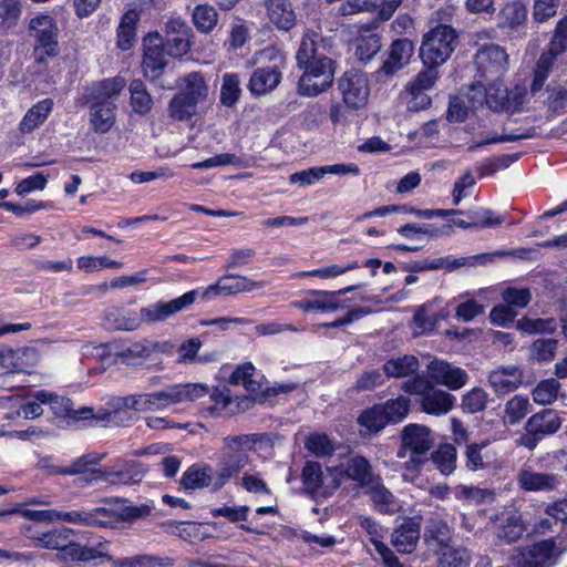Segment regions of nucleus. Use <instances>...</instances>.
<instances>
[{
    "label": "nucleus",
    "instance_id": "a18cd8bd",
    "mask_svg": "<svg viewBox=\"0 0 567 567\" xmlns=\"http://www.w3.org/2000/svg\"><path fill=\"white\" fill-rule=\"evenodd\" d=\"M524 530L525 527L520 515L517 513H508L497 528V537L501 540L511 544L517 542L522 537Z\"/></svg>",
    "mask_w": 567,
    "mask_h": 567
},
{
    "label": "nucleus",
    "instance_id": "79ce46f5",
    "mask_svg": "<svg viewBox=\"0 0 567 567\" xmlns=\"http://www.w3.org/2000/svg\"><path fill=\"white\" fill-rule=\"evenodd\" d=\"M20 0H0V34H9L18 27L22 16Z\"/></svg>",
    "mask_w": 567,
    "mask_h": 567
},
{
    "label": "nucleus",
    "instance_id": "4468645a",
    "mask_svg": "<svg viewBox=\"0 0 567 567\" xmlns=\"http://www.w3.org/2000/svg\"><path fill=\"white\" fill-rule=\"evenodd\" d=\"M338 89L348 109L359 110L368 103L370 85L362 71L352 69L344 72L338 81Z\"/></svg>",
    "mask_w": 567,
    "mask_h": 567
},
{
    "label": "nucleus",
    "instance_id": "1a4fd4ad",
    "mask_svg": "<svg viewBox=\"0 0 567 567\" xmlns=\"http://www.w3.org/2000/svg\"><path fill=\"white\" fill-rule=\"evenodd\" d=\"M260 60L272 61L271 66L258 68L249 80V90L255 95L266 94L277 87L281 81V69L286 63L285 54L275 47H268L259 52Z\"/></svg>",
    "mask_w": 567,
    "mask_h": 567
},
{
    "label": "nucleus",
    "instance_id": "4be33fe9",
    "mask_svg": "<svg viewBox=\"0 0 567 567\" xmlns=\"http://www.w3.org/2000/svg\"><path fill=\"white\" fill-rule=\"evenodd\" d=\"M464 455L468 471L495 470L503 466L498 452L487 442L467 444Z\"/></svg>",
    "mask_w": 567,
    "mask_h": 567
},
{
    "label": "nucleus",
    "instance_id": "e2e57ef3",
    "mask_svg": "<svg viewBox=\"0 0 567 567\" xmlns=\"http://www.w3.org/2000/svg\"><path fill=\"white\" fill-rule=\"evenodd\" d=\"M123 264L117 260L110 259L105 256H81L78 258V268L85 272H94L104 268L120 269Z\"/></svg>",
    "mask_w": 567,
    "mask_h": 567
},
{
    "label": "nucleus",
    "instance_id": "c85d7f7f",
    "mask_svg": "<svg viewBox=\"0 0 567 567\" xmlns=\"http://www.w3.org/2000/svg\"><path fill=\"white\" fill-rule=\"evenodd\" d=\"M523 371L517 365H501L488 374V383L496 393L513 392L523 382Z\"/></svg>",
    "mask_w": 567,
    "mask_h": 567
},
{
    "label": "nucleus",
    "instance_id": "680f3d73",
    "mask_svg": "<svg viewBox=\"0 0 567 567\" xmlns=\"http://www.w3.org/2000/svg\"><path fill=\"white\" fill-rule=\"evenodd\" d=\"M556 321L553 318L530 319L524 317L517 321V328L526 333H551L556 329Z\"/></svg>",
    "mask_w": 567,
    "mask_h": 567
},
{
    "label": "nucleus",
    "instance_id": "a878e982",
    "mask_svg": "<svg viewBox=\"0 0 567 567\" xmlns=\"http://www.w3.org/2000/svg\"><path fill=\"white\" fill-rule=\"evenodd\" d=\"M90 103L89 123L97 134H105L116 123L117 106L112 101H86Z\"/></svg>",
    "mask_w": 567,
    "mask_h": 567
},
{
    "label": "nucleus",
    "instance_id": "c756f323",
    "mask_svg": "<svg viewBox=\"0 0 567 567\" xmlns=\"http://www.w3.org/2000/svg\"><path fill=\"white\" fill-rule=\"evenodd\" d=\"M269 21L279 30L289 31L296 24V13L290 0H265Z\"/></svg>",
    "mask_w": 567,
    "mask_h": 567
},
{
    "label": "nucleus",
    "instance_id": "2f4dec72",
    "mask_svg": "<svg viewBox=\"0 0 567 567\" xmlns=\"http://www.w3.org/2000/svg\"><path fill=\"white\" fill-rule=\"evenodd\" d=\"M420 525L412 520L403 522L391 536V544L401 554L412 553L420 539Z\"/></svg>",
    "mask_w": 567,
    "mask_h": 567
},
{
    "label": "nucleus",
    "instance_id": "a19ab883",
    "mask_svg": "<svg viewBox=\"0 0 567 567\" xmlns=\"http://www.w3.org/2000/svg\"><path fill=\"white\" fill-rule=\"evenodd\" d=\"M60 558H70L72 561H90L96 558L112 560V556L102 553L99 548L82 546L74 542L73 537H70L69 544L60 553Z\"/></svg>",
    "mask_w": 567,
    "mask_h": 567
},
{
    "label": "nucleus",
    "instance_id": "39448f33",
    "mask_svg": "<svg viewBox=\"0 0 567 567\" xmlns=\"http://www.w3.org/2000/svg\"><path fill=\"white\" fill-rule=\"evenodd\" d=\"M401 446L396 456L406 458L404 467L408 471L417 472L429 461V452L434 445L432 431L421 424L410 423L401 431Z\"/></svg>",
    "mask_w": 567,
    "mask_h": 567
},
{
    "label": "nucleus",
    "instance_id": "37998d69",
    "mask_svg": "<svg viewBox=\"0 0 567 567\" xmlns=\"http://www.w3.org/2000/svg\"><path fill=\"white\" fill-rule=\"evenodd\" d=\"M358 423L361 427L360 433L369 436L378 434L388 424L380 404H375L372 408L364 410L358 416Z\"/></svg>",
    "mask_w": 567,
    "mask_h": 567
},
{
    "label": "nucleus",
    "instance_id": "c9c22d12",
    "mask_svg": "<svg viewBox=\"0 0 567 567\" xmlns=\"http://www.w3.org/2000/svg\"><path fill=\"white\" fill-rule=\"evenodd\" d=\"M436 80V68L426 66L425 70L421 71L416 78L408 84L406 90L414 100H420L417 104L421 107H425L431 103V99L424 95L423 92L431 89Z\"/></svg>",
    "mask_w": 567,
    "mask_h": 567
},
{
    "label": "nucleus",
    "instance_id": "dca6fc26",
    "mask_svg": "<svg viewBox=\"0 0 567 567\" xmlns=\"http://www.w3.org/2000/svg\"><path fill=\"white\" fill-rule=\"evenodd\" d=\"M267 285V281H256L246 276L240 275H225L220 277L214 285L206 287L200 297L205 301H212L217 297H228L240 292H251L256 289H261Z\"/></svg>",
    "mask_w": 567,
    "mask_h": 567
},
{
    "label": "nucleus",
    "instance_id": "f03ea898",
    "mask_svg": "<svg viewBox=\"0 0 567 567\" xmlns=\"http://www.w3.org/2000/svg\"><path fill=\"white\" fill-rule=\"evenodd\" d=\"M208 393L204 383L174 384L152 393H137L116 399L113 411L103 412V423L124 424L132 422L127 410L136 412L162 411L172 405L196 401Z\"/></svg>",
    "mask_w": 567,
    "mask_h": 567
},
{
    "label": "nucleus",
    "instance_id": "9d476101",
    "mask_svg": "<svg viewBox=\"0 0 567 567\" xmlns=\"http://www.w3.org/2000/svg\"><path fill=\"white\" fill-rule=\"evenodd\" d=\"M33 398L40 402H44V405H48L56 417L66 421L69 425H74L80 421L91 419H95L97 422H103L101 420L103 417V412L94 415L93 410L86 406L75 410L70 399L56 395L53 392L39 390L33 393Z\"/></svg>",
    "mask_w": 567,
    "mask_h": 567
},
{
    "label": "nucleus",
    "instance_id": "8fccbe9b",
    "mask_svg": "<svg viewBox=\"0 0 567 567\" xmlns=\"http://www.w3.org/2000/svg\"><path fill=\"white\" fill-rule=\"evenodd\" d=\"M359 267H360L359 262L353 260V261H349L344 265L334 264V265L324 266V267H321L318 269H313L310 271H300V272L295 274L292 277L293 278H305V277L312 276V277H319L322 279H330V278H337V277L344 275L349 271L358 269Z\"/></svg>",
    "mask_w": 567,
    "mask_h": 567
},
{
    "label": "nucleus",
    "instance_id": "6e6d98bb",
    "mask_svg": "<svg viewBox=\"0 0 567 567\" xmlns=\"http://www.w3.org/2000/svg\"><path fill=\"white\" fill-rule=\"evenodd\" d=\"M472 228H493L504 223V217L496 215L493 210L475 207L467 212Z\"/></svg>",
    "mask_w": 567,
    "mask_h": 567
},
{
    "label": "nucleus",
    "instance_id": "13d9d810",
    "mask_svg": "<svg viewBox=\"0 0 567 567\" xmlns=\"http://www.w3.org/2000/svg\"><path fill=\"white\" fill-rule=\"evenodd\" d=\"M197 104L194 100L179 92L169 102L168 113L176 120H187L195 114Z\"/></svg>",
    "mask_w": 567,
    "mask_h": 567
},
{
    "label": "nucleus",
    "instance_id": "3c124183",
    "mask_svg": "<svg viewBox=\"0 0 567 567\" xmlns=\"http://www.w3.org/2000/svg\"><path fill=\"white\" fill-rule=\"evenodd\" d=\"M241 95L239 75L236 73H225L220 87V103L224 106L231 107L239 101Z\"/></svg>",
    "mask_w": 567,
    "mask_h": 567
},
{
    "label": "nucleus",
    "instance_id": "09e8293b",
    "mask_svg": "<svg viewBox=\"0 0 567 567\" xmlns=\"http://www.w3.org/2000/svg\"><path fill=\"white\" fill-rule=\"evenodd\" d=\"M385 420L389 423H399L403 421L411 406V400L406 396L400 395L396 399L388 400L385 403L380 404Z\"/></svg>",
    "mask_w": 567,
    "mask_h": 567
},
{
    "label": "nucleus",
    "instance_id": "7ed1b4c3",
    "mask_svg": "<svg viewBox=\"0 0 567 567\" xmlns=\"http://www.w3.org/2000/svg\"><path fill=\"white\" fill-rule=\"evenodd\" d=\"M261 442L260 434L228 435L223 439L221 456L217 466L216 488H223L249 463V453Z\"/></svg>",
    "mask_w": 567,
    "mask_h": 567
},
{
    "label": "nucleus",
    "instance_id": "72a5a7b5",
    "mask_svg": "<svg viewBox=\"0 0 567 567\" xmlns=\"http://www.w3.org/2000/svg\"><path fill=\"white\" fill-rule=\"evenodd\" d=\"M217 478V470L212 473L209 466H190L184 474L181 484L185 489H197L204 487H212L213 491H219L220 488L215 487Z\"/></svg>",
    "mask_w": 567,
    "mask_h": 567
},
{
    "label": "nucleus",
    "instance_id": "5701e85b",
    "mask_svg": "<svg viewBox=\"0 0 567 567\" xmlns=\"http://www.w3.org/2000/svg\"><path fill=\"white\" fill-rule=\"evenodd\" d=\"M166 47L163 44L158 33L150 35L144 41L143 71L144 75L151 80H156L162 74L167 64Z\"/></svg>",
    "mask_w": 567,
    "mask_h": 567
},
{
    "label": "nucleus",
    "instance_id": "49530a36",
    "mask_svg": "<svg viewBox=\"0 0 567 567\" xmlns=\"http://www.w3.org/2000/svg\"><path fill=\"white\" fill-rule=\"evenodd\" d=\"M561 389V384L555 378L542 380L532 391L533 400L536 404L548 405L554 403Z\"/></svg>",
    "mask_w": 567,
    "mask_h": 567
},
{
    "label": "nucleus",
    "instance_id": "aec40b11",
    "mask_svg": "<svg viewBox=\"0 0 567 567\" xmlns=\"http://www.w3.org/2000/svg\"><path fill=\"white\" fill-rule=\"evenodd\" d=\"M192 29L181 18H169L165 23V47L169 56L179 58L190 49Z\"/></svg>",
    "mask_w": 567,
    "mask_h": 567
},
{
    "label": "nucleus",
    "instance_id": "7c9ffc66",
    "mask_svg": "<svg viewBox=\"0 0 567 567\" xmlns=\"http://www.w3.org/2000/svg\"><path fill=\"white\" fill-rule=\"evenodd\" d=\"M561 426V419L553 409H545L533 414L526 422L525 429L528 434L550 435Z\"/></svg>",
    "mask_w": 567,
    "mask_h": 567
},
{
    "label": "nucleus",
    "instance_id": "f8f14e48",
    "mask_svg": "<svg viewBox=\"0 0 567 567\" xmlns=\"http://www.w3.org/2000/svg\"><path fill=\"white\" fill-rule=\"evenodd\" d=\"M567 49V17L561 18L556 25L548 51L544 52L535 68L532 91H539L548 78L554 60Z\"/></svg>",
    "mask_w": 567,
    "mask_h": 567
},
{
    "label": "nucleus",
    "instance_id": "052dcab7",
    "mask_svg": "<svg viewBox=\"0 0 567 567\" xmlns=\"http://www.w3.org/2000/svg\"><path fill=\"white\" fill-rule=\"evenodd\" d=\"M380 49V37L375 33H369L357 40L355 55L361 62H367L371 60Z\"/></svg>",
    "mask_w": 567,
    "mask_h": 567
},
{
    "label": "nucleus",
    "instance_id": "f257e3e1",
    "mask_svg": "<svg viewBox=\"0 0 567 567\" xmlns=\"http://www.w3.org/2000/svg\"><path fill=\"white\" fill-rule=\"evenodd\" d=\"M331 40L318 31H305L296 52L297 65L302 70L298 81V92L305 96H317L327 91L334 80L336 64L328 56Z\"/></svg>",
    "mask_w": 567,
    "mask_h": 567
},
{
    "label": "nucleus",
    "instance_id": "0eeeda50",
    "mask_svg": "<svg viewBox=\"0 0 567 567\" xmlns=\"http://www.w3.org/2000/svg\"><path fill=\"white\" fill-rule=\"evenodd\" d=\"M29 34L34 41L32 55L37 63H45L59 53V27L49 13H37L30 19Z\"/></svg>",
    "mask_w": 567,
    "mask_h": 567
},
{
    "label": "nucleus",
    "instance_id": "b1692460",
    "mask_svg": "<svg viewBox=\"0 0 567 567\" xmlns=\"http://www.w3.org/2000/svg\"><path fill=\"white\" fill-rule=\"evenodd\" d=\"M301 480L306 492L312 496L327 497L338 487H332L333 475H324L322 467L317 462H307L302 468Z\"/></svg>",
    "mask_w": 567,
    "mask_h": 567
},
{
    "label": "nucleus",
    "instance_id": "bf43d9fd",
    "mask_svg": "<svg viewBox=\"0 0 567 567\" xmlns=\"http://www.w3.org/2000/svg\"><path fill=\"white\" fill-rule=\"evenodd\" d=\"M311 296L312 311L333 312L340 308L337 292L326 290H309Z\"/></svg>",
    "mask_w": 567,
    "mask_h": 567
},
{
    "label": "nucleus",
    "instance_id": "f704fd0d",
    "mask_svg": "<svg viewBox=\"0 0 567 567\" xmlns=\"http://www.w3.org/2000/svg\"><path fill=\"white\" fill-rule=\"evenodd\" d=\"M420 369V362L412 354L394 357L383 363L382 370L386 378H408Z\"/></svg>",
    "mask_w": 567,
    "mask_h": 567
},
{
    "label": "nucleus",
    "instance_id": "2eb2a0df",
    "mask_svg": "<svg viewBox=\"0 0 567 567\" xmlns=\"http://www.w3.org/2000/svg\"><path fill=\"white\" fill-rule=\"evenodd\" d=\"M477 81L501 79L508 68V54L496 44L482 47L475 54Z\"/></svg>",
    "mask_w": 567,
    "mask_h": 567
},
{
    "label": "nucleus",
    "instance_id": "a211bd4d",
    "mask_svg": "<svg viewBox=\"0 0 567 567\" xmlns=\"http://www.w3.org/2000/svg\"><path fill=\"white\" fill-rule=\"evenodd\" d=\"M517 486L526 493H549L556 491L561 484V476L538 472L532 465H523L516 474Z\"/></svg>",
    "mask_w": 567,
    "mask_h": 567
},
{
    "label": "nucleus",
    "instance_id": "6ab92c4d",
    "mask_svg": "<svg viewBox=\"0 0 567 567\" xmlns=\"http://www.w3.org/2000/svg\"><path fill=\"white\" fill-rule=\"evenodd\" d=\"M429 380L450 390L463 388L470 380L468 373L445 360L434 358L427 364Z\"/></svg>",
    "mask_w": 567,
    "mask_h": 567
},
{
    "label": "nucleus",
    "instance_id": "cd10ccee",
    "mask_svg": "<svg viewBox=\"0 0 567 567\" xmlns=\"http://www.w3.org/2000/svg\"><path fill=\"white\" fill-rule=\"evenodd\" d=\"M73 529L69 527L52 528L43 533H37L32 526L25 527L27 537L34 540L38 547L60 553L69 544L70 537H73Z\"/></svg>",
    "mask_w": 567,
    "mask_h": 567
},
{
    "label": "nucleus",
    "instance_id": "5fc2aeb1",
    "mask_svg": "<svg viewBox=\"0 0 567 567\" xmlns=\"http://www.w3.org/2000/svg\"><path fill=\"white\" fill-rule=\"evenodd\" d=\"M193 22L198 31L209 33L218 22V13L209 4H198L193 11Z\"/></svg>",
    "mask_w": 567,
    "mask_h": 567
},
{
    "label": "nucleus",
    "instance_id": "4c0bfd02",
    "mask_svg": "<svg viewBox=\"0 0 567 567\" xmlns=\"http://www.w3.org/2000/svg\"><path fill=\"white\" fill-rule=\"evenodd\" d=\"M181 92L194 100L196 103H202L208 97V85L204 75L199 72H192L183 76L178 81Z\"/></svg>",
    "mask_w": 567,
    "mask_h": 567
},
{
    "label": "nucleus",
    "instance_id": "ddd939ff",
    "mask_svg": "<svg viewBox=\"0 0 567 567\" xmlns=\"http://www.w3.org/2000/svg\"><path fill=\"white\" fill-rule=\"evenodd\" d=\"M86 353L105 360L106 358H120L123 363L138 365L147 361L153 353L161 350L158 342H135L126 348L112 352L111 346L100 344L96 347H85Z\"/></svg>",
    "mask_w": 567,
    "mask_h": 567
},
{
    "label": "nucleus",
    "instance_id": "6e6552de",
    "mask_svg": "<svg viewBox=\"0 0 567 567\" xmlns=\"http://www.w3.org/2000/svg\"><path fill=\"white\" fill-rule=\"evenodd\" d=\"M564 551L565 547L550 538L515 549L509 560L514 567H555Z\"/></svg>",
    "mask_w": 567,
    "mask_h": 567
},
{
    "label": "nucleus",
    "instance_id": "e433bc0d",
    "mask_svg": "<svg viewBox=\"0 0 567 567\" xmlns=\"http://www.w3.org/2000/svg\"><path fill=\"white\" fill-rule=\"evenodd\" d=\"M527 7L519 0L506 2L498 13V27L518 29L527 20Z\"/></svg>",
    "mask_w": 567,
    "mask_h": 567
},
{
    "label": "nucleus",
    "instance_id": "0e129e2a",
    "mask_svg": "<svg viewBox=\"0 0 567 567\" xmlns=\"http://www.w3.org/2000/svg\"><path fill=\"white\" fill-rule=\"evenodd\" d=\"M398 233L404 238L412 240H421L424 237L434 238L439 236V229L430 224L409 223L401 226Z\"/></svg>",
    "mask_w": 567,
    "mask_h": 567
},
{
    "label": "nucleus",
    "instance_id": "603ef678",
    "mask_svg": "<svg viewBox=\"0 0 567 567\" xmlns=\"http://www.w3.org/2000/svg\"><path fill=\"white\" fill-rule=\"evenodd\" d=\"M39 360V352L34 348L23 347L12 349L11 372H28L38 364Z\"/></svg>",
    "mask_w": 567,
    "mask_h": 567
},
{
    "label": "nucleus",
    "instance_id": "ea45409f",
    "mask_svg": "<svg viewBox=\"0 0 567 567\" xmlns=\"http://www.w3.org/2000/svg\"><path fill=\"white\" fill-rule=\"evenodd\" d=\"M53 101L51 99H44L34 104L23 116L19 124V130L23 134L31 133L39 127L48 118L52 112Z\"/></svg>",
    "mask_w": 567,
    "mask_h": 567
},
{
    "label": "nucleus",
    "instance_id": "774afa93",
    "mask_svg": "<svg viewBox=\"0 0 567 567\" xmlns=\"http://www.w3.org/2000/svg\"><path fill=\"white\" fill-rule=\"evenodd\" d=\"M488 394L482 388H473L462 399V408L468 413H476L486 408Z\"/></svg>",
    "mask_w": 567,
    "mask_h": 567
},
{
    "label": "nucleus",
    "instance_id": "423d86ee",
    "mask_svg": "<svg viewBox=\"0 0 567 567\" xmlns=\"http://www.w3.org/2000/svg\"><path fill=\"white\" fill-rule=\"evenodd\" d=\"M401 389L411 394L420 396L421 410L431 415L447 414L455 404V396L451 393L437 389L434 384L423 375H415L401 385Z\"/></svg>",
    "mask_w": 567,
    "mask_h": 567
},
{
    "label": "nucleus",
    "instance_id": "de8ad7c7",
    "mask_svg": "<svg viewBox=\"0 0 567 567\" xmlns=\"http://www.w3.org/2000/svg\"><path fill=\"white\" fill-rule=\"evenodd\" d=\"M530 403L528 398L516 394L511 398L504 408V422L509 425L519 423L529 412Z\"/></svg>",
    "mask_w": 567,
    "mask_h": 567
},
{
    "label": "nucleus",
    "instance_id": "f3484780",
    "mask_svg": "<svg viewBox=\"0 0 567 567\" xmlns=\"http://www.w3.org/2000/svg\"><path fill=\"white\" fill-rule=\"evenodd\" d=\"M199 295L198 290H190L181 297L169 301H157L146 307L141 308L142 323L153 324L163 322L177 312L183 311L185 308L193 305Z\"/></svg>",
    "mask_w": 567,
    "mask_h": 567
},
{
    "label": "nucleus",
    "instance_id": "4d7b16f0",
    "mask_svg": "<svg viewBox=\"0 0 567 567\" xmlns=\"http://www.w3.org/2000/svg\"><path fill=\"white\" fill-rule=\"evenodd\" d=\"M105 454L87 453L75 458L69 466L64 467L62 475H76L90 473L92 478L93 466L97 465Z\"/></svg>",
    "mask_w": 567,
    "mask_h": 567
},
{
    "label": "nucleus",
    "instance_id": "58836bf2",
    "mask_svg": "<svg viewBox=\"0 0 567 567\" xmlns=\"http://www.w3.org/2000/svg\"><path fill=\"white\" fill-rule=\"evenodd\" d=\"M105 319L115 330L133 331L142 324L141 312L127 308H112L106 312Z\"/></svg>",
    "mask_w": 567,
    "mask_h": 567
},
{
    "label": "nucleus",
    "instance_id": "c03bdc74",
    "mask_svg": "<svg viewBox=\"0 0 567 567\" xmlns=\"http://www.w3.org/2000/svg\"><path fill=\"white\" fill-rule=\"evenodd\" d=\"M429 460L443 475H450L456 468L457 451L450 443L441 444Z\"/></svg>",
    "mask_w": 567,
    "mask_h": 567
},
{
    "label": "nucleus",
    "instance_id": "69168bd1",
    "mask_svg": "<svg viewBox=\"0 0 567 567\" xmlns=\"http://www.w3.org/2000/svg\"><path fill=\"white\" fill-rule=\"evenodd\" d=\"M557 340L537 339L530 346V358L538 362H549L555 358Z\"/></svg>",
    "mask_w": 567,
    "mask_h": 567
},
{
    "label": "nucleus",
    "instance_id": "338daca9",
    "mask_svg": "<svg viewBox=\"0 0 567 567\" xmlns=\"http://www.w3.org/2000/svg\"><path fill=\"white\" fill-rule=\"evenodd\" d=\"M470 89L465 96L452 97L447 109V118L452 122H463L471 110H476L470 102Z\"/></svg>",
    "mask_w": 567,
    "mask_h": 567
},
{
    "label": "nucleus",
    "instance_id": "20e7f679",
    "mask_svg": "<svg viewBox=\"0 0 567 567\" xmlns=\"http://www.w3.org/2000/svg\"><path fill=\"white\" fill-rule=\"evenodd\" d=\"M451 9H441L434 13V19L441 23L423 35L420 56L425 66L436 68L449 60L455 49L456 32L444 23L449 21Z\"/></svg>",
    "mask_w": 567,
    "mask_h": 567
},
{
    "label": "nucleus",
    "instance_id": "bb28decb",
    "mask_svg": "<svg viewBox=\"0 0 567 567\" xmlns=\"http://www.w3.org/2000/svg\"><path fill=\"white\" fill-rule=\"evenodd\" d=\"M414 53V44L409 39H398L389 48L388 56L384 60L381 71L386 75H392L409 64Z\"/></svg>",
    "mask_w": 567,
    "mask_h": 567
},
{
    "label": "nucleus",
    "instance_id": "393cba45",
    "mask_svg": "<svg viewBox=\"0 0 567 567\" xmlns=\"http://www.w3.org/2000/svg\"><path fill=\"white\" fill-rule=\"evenodd\" d=\"M210 399L213 404L205 408L204 412L209 416L234 414L240 410L248 409L251 400L247 396H233L228 389H216Z\"/></svg>",
    "mask_w": 567,
    "mask_h": 567
},
{
    "label": "nucleus",
    "instance_id": "9b49d317",
    "mask_svg": "<svg viewBox=\"0 0 567 567\" xmlns=\"http://www.w3.org/2000/svg\"><path fill=\"white\" fill-rule=\"evenodd\" d=\"M470 102L473 107L486 105L494 111L508 107L509 95L502 78L489 81H476L470 85Z\"/></svg>",
    "mask_w": 567,
    "mask_h": 567
},
{
    "label": "nucleus",
    "instance_id": "412c9836",
    "mask_svg": "<svg viewBox=\"0 0 567 567\" xmlns=\"http://www.w3.org/2000/svg\"><path fill=\"white\" fill-rule=\"evenodd\" d=\"M328 471L330 475H333L332 487H339L347 478L355 481L360 485H367L372 476L371 466L362 456H353L346 463L328 467Z\"/></svg>",
    "mask_w": 567,
    "mask_h": 567
},
{
    "label": "nucleus",
    "instance_id": "473e14b6",
    "mask_svg": "<svg viewBox=\"0 0 567 567\" xmlns=\"http://www.w3.org/2000/svg\"><path fill=\"white\" fill-rule=\"evenodd\" d=\"M123 78H110L93 82L86 87V101H112L114 102L125 87Z\"/></svg>",
    "mask_w": 567,
    "mask_h": 567
},
{
    "label": "nucleus",
    "instance_id": "864d4df0",
    "mask_svg": "<svg viewBox=\"0 0 567 567\" xmlns=\"http://www.w3.org/2000/svg\"><path fill=\"white\" fill-rule=\"evenodd\" d=\"M131 105L135 113L146 114L151 111L153 100L141 80H133L130 84Z\"/></svg>",
    "mask_w": 567,
    "mask_h": 567
}]
</instances>
